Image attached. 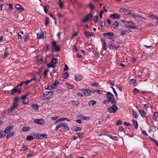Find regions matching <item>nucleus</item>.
I'll return each instance as SVG.
<instances>
[{
    "label": "nucleus",
    "instance_id": "57",
    "mask_svg": "<svg viewBox=\"0 0 158 158\" xmlns=\"http://www.w3.org/2000/svg\"><path fill=\"white\" fill-rule=\"evenodd\" d=\"M49 71L48 70H45L44 73V77L47 76L48 75V73Z\"/></svg>",
    "mask_w": 158,
    "mask_h": 158
},
{
    "label": "nucleus",
    "instance_id": "38",
    "mask_svg": "<svg viewBox=\"0 0 158 158\" xmlns=\"http://www.w3.org/2000/svg\"><path fill=\"white\" fill-rule=\"evenodd\" d=\"M99 25L102 27H103L105 26V21H103L100 22L99 23Z\"/></svg>",
    "mask_w": 158,
    "mask_h": 158
},
{
    "label": "nucleus",
    "instance_id": "27",
    "mask_svg": "<svg viewBox=\"0 0 158 158\" xmlns=\"http://www.w3.org/2000/svg\"><path fill=\"white\" fill-rule=\"evenodd\" d=\"M49 6L48 5H46L44 7V12L46 14L47 13L48 11V10Z\"/></svg>",
    "mask_w": 158,
    "mask_h": 158
},
{
    "label": "nucleus",
    "instance_id": "55",
    "mask_svg": "<svg viewBox=\"0 0 158 158\" xmlns=\"http://www.w3.org/2000/svg\"><path fill=\"white\" fill-rule=\"evenodd\" d=\"M132 114H133L135 118H137V117L138 115L137 114L136 112H135L134 111V110H132Z\"/></svg>",
    "mask_w": 158,
    "mask_h": 158
},
{
    "label": "nucleus",
    "instance_id": "25",
    "mask_svg": "<svg viewBox=\"0 0 158 158\" xmlns=\"http://www.w3.org/2000/svg\"><path fill=\"white\" fill-rule=\"evenodd\" d=\"M11 130V127L10 126H8L4 130V131H3L6 134L8 132H9Z\"/></svg>",
    "mask_w": 158,
    "mask_h": 158
},
{
    "label": "nucleus",
    "instance_id": "9",
    "mask_svg": "<svg viewBox=\"0 0 158 158\" xmlns=\"http://www.w3.org/2000/svg\"><path fill=\"white\" fill-rule=\"evenodd\" d=\"M81 91L83 92L86 96H88L91 95L90 90L89 89H82L81 90Z\"/></svg>",
    "mask_w": 158,
    "mask_h": 158
},
{
    "label": "nucleus",
    "instance_id": "62",
    "mask_svg": "<svg viewBox=\"0 0 158 158\" xmlns=\"http://www.w3.org/2000/svg\"><path fill=\"white\" fill-rule=\"evenodd\" d=\"M8 5L9 6V7H8L9 9L10 10H12L13 9V5L11 3L9 4H8Z\"/></svg>",
    "mask_w": 158,
    "mask_h": 158
},
{
    "label": "nucleus",
    "instance_id": "51",
    "mask_svg": "<svg viewBox=\"0 0 158 158\" xmlns=\"http://www.w3.org/2000/svg\"><path fill=\"white\" fill-rule=\"evenodd\" d=\"M83 134V133H81V132H78L77 133V134L78 135V137L79 138H82Z\"/></svg>",
    "mask_w": 158,
    "mask_h": 158
},
{
    "label": "nucleus",
    "instance_id": "60",
    "mask_svg": "<svg viewBox=\"0 0 158 158\" xmlns=\"http://www.w3.org/2000/svg\"><path fill=\"white\" fill-rule=\"evenodd\" d=\"M37 80V78L35 76L33 77L31 79L29 80L31 82L33 81H36Z\"/></svg>",
    "mask_w": 158,
    "mask_h": 158
},
{
    "label": "nucleus",
    "instance_id": "59",
    "mask_svg": "<svg viewBox=\"0 0 158 158\" xmlns=\"http://www.w3.org/2000/svg\"><path fill=\"white\" fill-rule=\"evenodd\" d=\"M73 103L74 105H77L79 104V103L78 101H73Z\"/></svg>",
    "mask_w": 158,
    "mask_h": 158
},
{
    "label": "nucleus",
    "instance_id": "52",
    "mask_svg": "<svg viewBox=\"0 0 158 158\" xmlns=\"http://www.w3.org/2000/svg\"><path fill=\"white\" fill-rule=\"evenodd\" d=\"M136 82V80L134 79H132L130 80V83L131 84H133Z\"/></svg>",
    "mask_w": 158,
    "mask_h": 158
},
{
    "label": "nucleus",
    "instance_id": "6",
    "mask_svg": "<svg viewBox=\"0 0 158 158\" xmlns=\"http://www.w3.org/2000/svg\"><path fill=\"white\" fill-rule=\"evenodd\" d=\"M52 45L53 48H55L56 52H59L60 50V47L56 44V42L55 41H53L52 42Z\"/></svg>",
    "mask_w": 158,
    "mask_h": 158
},
{
    "label": "nucleus",
    "instance_id": "23",
    "mask_svg": "<svg viewBox=\"0 0 158 158\" xmlns=\"http://www.w3.org/2000/svg\"><path fill=\"white\" fill-rule=\"evenodd\" d=\"M8 48H7L5 50L4 52V54L3 55V58H5L7 56H8L9 53H8Z\"/></svg>",
    "mask_w": 158,
    "mask_h": 158
},
{
    "label": "nucleus",
    "instance_id": "42",
    "mask_svg": "<svg viewBox=\"0 0 158 158\" xmlns=\"http://www.w3.org/2000/svg\"><path fill=\"white\" fill-rule=\"evenodd\" d=\"M66 86L69 89H74L75 88L74 87L69 84H66Z\"/></svg>",
    "mask_w": 158,
    "mask_h": 158
},
{
    "label": "nucleus",
    "instance_id": "2",
    "mask_svg": "<svg viewBox=\"0 0 158 158\" xmlns=\"http://www.w3.org/2000/svg\"><path fill=\"white\" fill-rule=\"evenodd\" d=\"M113 105L111 106L108 108V111L110 113H115L118 109V107L115 105Z\"/></svg>",
    "mask_w": 158,
    "mask_h": 158
},
{
    "label": "nucleus",
    "instance_id": "15",
    "mask_svg": "<svg viewBox=\"0 0 158 158\" xmlns=\"http://www.w3.org/2000/svg\"><path fill=\"white\" fill-rule=\"evenodd\" d=\"M110 18H112L113 19H118L120 18V15L116 13H115L111 15L110 16Z\"/></svg>",
    "mask_w": 158,
    "mask_h": 158
},
{
    "label": "nucleus",
    "instance_id": "21",
    "mask_svg": "<svg viewBox=\"0 0 158 158\" xmlns=\"http://www.w3.org/2000/svg\"><path fill=\"white\" fill-rule=\"evenodd\" d=\"M148 17L152 19H156L157 20L156 23H158V17L157 16L154 15H152L151 14H149L148 15Z\"/></svg>",
    "mask_w": 158,
    "mask_h": 158
},
{
    "label": "nucleus",
    "instance_id": "63",
    "mask_svg": "<svg viewBox=\"0 0 158 158\" xmlns=\"http://www.w3.org/2000/svg\"><path fill=\"white\" fill-rule=\"evenodd\" d=\"M89 20L88 19V17H87L86 16L85 17V18L83 19H82V21L83 22H87Z\"/></svg>",
    "mask_w": 158,
    "mask_h": 158
},
{
    "label": "nucleus",
    "instance_id": "30",
    "mask_svg": "<svg viewBox=\"0 0 158 158\" xmlns=\"http://www.w3.org/2000/svg\"><path fill=\"white\" fill-rule=\"evenodd\" d=\"M32 107L34 110H38L39 109V106L37 104H33Z\"/></svg>",
    "mask_w": 158,
    "mask_h": 158
},
{
    "label": "nucleus",
    "instance_id": "32",
    "mask_svg": "<svg viewBox=\"0 0 158 158\" xmlns=\"http://www.w3.org/2000/svg\"><path fill=\"white\" fill-rule=\"evenodd\" d=\"M6 135V133L3 131H0V138L4 137Z\"/></svg>",
    "mask_w": 158,
    "mask_h": 158
},
{
    "label": "nucleus",
    "instance_id": "17",
    "mask_svg": "<svg viewBox=\"0 0 158 158\" xmlns=\"http://www.w3.org/2000/svg\"><path fill=\"white\" fill-rule=\"evenodd\" d=\"M19 85H16L12 90L10 94L11 95H14L15 94L17 93V90L18 89Z\"/></svg>",
    "mask_w": 158,
    "mask_h": 158
},
{
    "label": "nucleus",
    "instance_id": "19",
    "mask_svg": "<svg viewBox=\"0 0 158 158\" xmlns=\"http://www.w3.org/2000/svg\"><path fill=\"white\" fill-rule=\"evenodd\" d=\"M37 37L38 39H43L44 37V33L42 32L38 33L37 34Z\"/></svg>",
    "mask_w": 158,
    "mask_h": 158
},
{
    "label": "nucleus",
    "instance_id": "16",
    "mask_svg": "<svg viewBox=\"0 0 158 158\" xmlns=\"http://www.w3.org/2000/svg\"><path fill=\"white\" fill-rule=\"evenodd\" d=\"M78 116L82 120H85L87 121L89 120L90 119V118L84 116L83 115L80 114L78 115Z\"/></svg>",
    "mask_w": 158,
    "mask_h": 158
},
{
    "label": "nucleus",
    "instance_id": "14",
    "mask_svg": "<svg viewBox=\"0 0 158 158\" xmlns=\"http://www.w3.org/2000/svg\"><path fill=\"white\" fill-rule=\"evenodd\" d=\"M15 8L17 10H19V12H22L24 10V9L19 4H16L15 6Z\"/></svg>",
    "mask_w": 158,
    "mask_h": 158
},
{
    "label": "nucleus",
    "instance_id": "49",
    "mask_svg": "<svg viewBox=\"0 0 158 158\" xmlns=\"http://www.w3.org/2000/svg\"><path fill=\"white\" fill-rule=\"evenodd\" d=\"M53 87V86L52 85H46L45 86V88L46 89H48L49 90L51 89Z\"/></svg>",
    "mask_w": 158,
    "mask_h": 158
},
{
    "label": "nucleus",
    "instance_id": "12",
    "mask_svg": "<svg viewBox=\"0 0 158 158\" xmlns=\"http://www.w3.org/2000/svg\"><path fill=\"white\" fill-rule=\"evenodd\" d=\"M109 48L111 49L114 50L116 49L117 50L118 48L119 47V46H114L112 43H109L108 44Z\"/></svg>",
    "mask_w": 158,
    "mask_h": 158
},
{
    "label": "nucleus",
    "instance_id": "8",
    "mask_svg": "<svg viewBox=\"0 0 158 158\" xmlns=\"http://www.w3.org/2000/svg\"><path fill=\"white\" fill-rule=\"evenodd\" d=\"M114 34L113 32H107L104 33L103 35L106 38L110 39L112 36H113Z\"/></svg>",
    "mask_w": 158,
    "mask_h": 158
},
{
    "label": "nucleus",
    "instance_id": "47",
    "mask_svg": "<svg viewBox=\"0 0 158 158\" xmlns=\"http://www.w3.org/2000/svg\"><path fill=\"white\" fill-rule=\"evenodd\" d=\"M40 137L41 138V139H43L44 138H46L47 137L48 135H47L45 134H40Z\"/></svg>",
    "mask_w": 158,
    "mask_h": 158
},
{
    "label": "nucleus",
    "instance_id": "37",
    "mask_svg": "<svg viewBox=\"0 0 158 158\" xmlns=\"http://www.w3.org/2000/svg\"><path fill=\"white\" fill-rule=\"evenodd\" d=\"M127 33V30H123L120 32L121 35H126Z\"/></svg>",
    "mask_w": 158,
    "mask_h": 158
},
{
    "label": "nucleus",
    "instance_id": "35",
    "mask_svg": "<svg viewBox=\"0 0 158 158\" xmlns=\"http://www.w3.org/2000/svg\"><path fill=\"white\" fill-rule=\"evenodd\" d=\"M63 127L64 128L67 130H69V127H68L67 125L65 123H63Z\"/></svg>",
    "mask_w": 158,
    "mask_h": 158
},
{
    "label": "nucleus",
    "instance_id": "18",
    "mask_svg": "<svg viewBox=\"0 0 158 158\" xmlns=\"http://www.w3.org/2000/svg\"><path fill=\"white\" fill-rule=\"evenodd\" d=\"M107 136L109 137L110 138L112 139L113 140L117 141L118 140V138L116 136H113L112 135L108 134L107 135Z\"/></svg>",
    "mask_w": 158,
    "mask_h": 158
},
{
    "label": "nucleus",
    "instance_id": "7",
    "mask_svg": "<svg viewBox=\"0 0 158 158\" xmlns=\"http://www.w3.org/2000/svg\"><path fill=\"white\" fill-rule=\"evenodd\" d=\"M119 12L121 14L125 15H128L131 13L130 10L122 8L120 9Z\"/></svg>",
    "mask_w": 158,
    "mask_h": 158
},
{
    "label": "nucleus",
    "instance_id": "33",
    "mask_svg": "<svg viewBox=\"0 0 158 158\" xmlns=\"http://www.w3.org/2000/svg\"><path fill=\"white\" fill-rule=\"evenodd\" d=\"M57 59L56 58H53L51 61L52 63L54 64H56L57 63Z\"/></svg>",
    "mask_w": 158,
    "mask_h": 158
},
{
    "label": "nucleus",
    "instance_id": "43",
    "mask_svg": "<svg viewBox=\"0 0 158 158\" xmlns=\"http://www.w3.org/2000/svg\"><path fill=\"white\" fill-rule=\"evenodd\" d=\"M96 102L95 101L91 100V101H90L89 102V106L90 105V104L92 105H94L95 104H96Z\"/></svg>",
    "mask_w": 158,
    "mask_h": 158
},
{
    "label": "nucleus",
    "instance_id": "29",
    "mask_svg": "<svg viewBox=\"0 0 158 158\" xmlns=\"http://www.w3.org/2000/svg\"><path fill=\"white\" fill-rule=\"evenodd\" d=\"M63 123H60L58 124L56 126L55 128V130L57 131L59 128L63 127Z\"/></svg>",
    "mask_w": 158,
    "mask_h": 158
},
{
    "label": "nucleus",
    "instance_id": "41",
    "mask_svg": "<svg viewBox=\"0 0 158 158\" xmlns=\"http://www.w3.org/2000/svg\"><path fill=\"white\" fill-rule=\"evenodd\" d=\"M86 17H88V19L89 20L93 17V15L92 14L91 12H90L88 15L86 16Z\"/></svg>",
    "mask_w": 158,
    "mask_h": 158
},
{
    "label": "nucleus",
    "instance_id": "10",
    "mask_svg": "<svg viewBox=\"0 0 158 158\" xmlns=\"http://www.w3.org/2000/svg\"><path fill=\"white\" fill-rule=\"evenodd\" d=\"M13 106L8 110L9 112H11L13 111L15 109H16L18 106V103H13Z\"/></svg>",
    "mask_w": 158,
    "mask_h": 158
},
{
    "label": "nucleus",
    "instance_id": "48",
    "mask_svg": "<svg viewBox=\"0 0 158 158\" xmlns=\"http://www.w3.org/2000/svg\"><path fill=\"white\" fill-rule=\"evenodd\" d=\"M98 16L96 15H95L94 18V21L95 23H97L98 21Z\"/></svg>",
    "mask_w": 158,
    "mask_h": 158
},
{
    "label": "nucleus",
    "instance_id": "36",
    "mask_svg": "<svg viewBox=\"0 0 158 158\" xmlns=\"http://www.w3.org/2000/svg\"><path fill=\"white\" fill-rule=\"evenodd\" d=\"M88 6L89 8L92 10H93L94 9V4H92L91 3H90L88 5Z\"/></svg>",
    "mask_w": 158,
    "mask_h": 158
},
{
    "label": "nucleus",
    "instance_id": "34",
    "mask_svg": "<svg viewBox=\"0 0 158 158\" xmlns=\"http://www.w3.org/2000/svg\"><path fill=\"white\" fill-rule=\"evenodd\" d=\"M45 25H48L49 23V19L48 17H46L45 18Z\"/></svg>",
    "mask_w": 158,
    "mask_h": 158
},
{
    "label": "nucleus",
    "instance_id": "22",
    "mask_svg": "<svg viewBox=\"0 0 158 158\" xmlns=\"http://www.w3.org/2000/svg\"><path fill=\"white\" fill-rule=\"evenodd\" d=\"M118 23L117 21H115L114 22L112 26L113 28L116 30H117L118 26Z\"/></svg>",
    "mask_w": 158,
    "mask_h": 158
},
{
    "label": "nucleus",
    "instance_id": "61",
    "mask_svg": "<svg viewBox=\"0 0 158 158\" xmlns=\"http://www.w3.org/2000/svg\"><path fill=\"white\" fill-rule=\"evenodd\" d=\"M69 69V67L66 64H64V71H66L68 70Z\"/></svg>",
    "mask_w": 158,
    "mask_h": 158
},
{
    "label": "nucleus",
    "instance_id": "1",
    "mask_svg": "<svg viewBox=\"0 0 158 158\" xmlns=\"http://www.w3.org/2000/svg\"><path fill=\"white\" fill-rule=\"evenodd\" d=\"M106 96L109 102L112 104L116 103V101L115 100L114 96L111 92H107Z\"/></svg>",
    "mask_w": 158,
    "mask_h": 158
},
{
    "label": "nucleus",
    "instance_id": "56",
    "mask_svg": "<svg viewBox=\"0 0 158 158\" xmlns=\"http://www.w3.org/2000/svg\"><path fill=\"white\" fill-rule=\"evenodd\" d=\"M116 86L119 91H122V89L120 87L121 86L120 85H117Z\"/></svg>",
    "mask_w": 158,
    "mask_h": 158
},
{
    "label": "nucleus",
    "instance_id": "39",
    "mask_svg": "<svg viewBox=\"0 0 158 158\" xmlns=\"http://www.w3.org/2000/svg\"><path fill=\"white\" fill-rule=\"evenodd\" d=\"M34 138L32 136L28 135L27 136L26 139L28 141H31Z\"/></svg>",
    "mask_w": 158,
    "mask_h": 158
},
{
    "label": "nucleus",
    "instance_id": "44",
    "mask_svg": "<svg viewBox=\"0 0 158 158\" xmlns=\"http://www.w3.org/2000/svg\"><path fill=\"white\" fill-rule=\"evenodd\" d=\"M122 121L120 120H118L116 122V124L118 126H120L122 124Z\"/></svg>",
    "mask_w": 158,
    "mask_h": 158
},
{
    "label": "nucleus",
    "instance_id": "50",
    "mask_svg": "<svg viewBox=\"0 0 158 158\" xmlns=\"http://www.w3.org/2000/svg\"><path fill=\"white\" fill-rule=\"evenodd\" d=\"M81 130V127H75V128L74 129V131H80Z\"/></svg>",
    "mask_w": 158,
    "mask_h": 158
},
{
    "label": "nucleus",
    "instance_id": "45",
    "mask_svg": "<svg viewBox=\"0 0 158 158\" xmlns=\"http://www.w3.org/2000/svg\"><path fill=\"white\" fill-rule=\"evenodd\" d=\"M48 66V68L50 67H52L54 68L55 67V64H54L52 63L51 62L50 64H47Z\"/></svg>",
    "mask_w": 158,
    "mask_h": 158
},
{
    "label": "nucleus",
    "instance_id": "46",
    "mask_svg": "<svg viewBox=\"0 0 158 158\" xmlns=\"http://www.w3.org/2000/svg\"><path fill=\"white\" fill-rule=\"evenodd\" d=\"M59 6L61 9H62L63 8L64 3L62 2H61V0H59Z\"/></svg>",
    "mask_w": 158,
    "mask_h": 158
},
{
    "label": "nucleus",
    "instance_id": "3",
    "mask_svg": "<svg viewBox=\"0 0 158 158\" xmlns=\"http://www.w3.org/2000/svg\"><path fill=\"white\" fill-rule=\"evenodd\" d=\"M53 93V92L52 91L49 92L47 93H44L43 99H48L51 98L52 96Z\"/></svg>",
    "mask_w": 158,
    "mask_h": 158
},
{
    "label": "nucleus",
    "instance_id": "5",
    "mask_svg": "<svg viewBox=\"0 0 158 158\" xmlns=\"http://www.w3.org/2000/svg\"><path fill=\"white\" fill-rule=\"evenodd\" d=\"M100 40L102 43V49L103 51H106L107 49L105 39L104 38H101Z\"/></svg>",
    "mask_w": 158,
    "mask_h": 158
},
{
    "label": "nucleus",
    "instance_id": "24",
    "mask_svg": "<svg viewBox=\"0 0 158 158\" xmlns=\"http://www.w3.org/2000/svg\"><path fill=\"white\" fill-rule=\"evenodd\" d=\"M31 135L33 136H36V137H34V138H37L38 139H41V138L40 137V134L38 133L37 134H35L34 133H33L31 134Z\"/></svg>",
    "mask_w": 158,
    "mask_h": 158
},
{
    "label": "nucleus",
    "instance_id": "4",
    "mask_svg": "<svg viewBox=\"0 0 158 158\" xmlns=\"http://www.w3.org/2000/svg\"><path fill=\"white\" fill-rule=\"evenodd\" d=\"M34 122L36 123L43 126L45 124V122L43 119H35Z\"/></svg>",
    "mask_w": 158,
    "mask_h": 158
},
{
    "label": "nucleus",
    "instance_id": "20",
    "mask_svg": "<svg viewBox=\"0 0 158 158\" xmlns=\"http://www.w3.org/2000/svg\"><path fill=\"white\" fill-rule=\"evenodd\" d=\"M84 34L88 38H90L91 36H94L93 35L94 33L92 32H89L87 31H85L84 32Z\"/></svg>",
    "mask_w": 158,
    "mask_h": 158
},
{
    "label": "nucleus",
    "instance_id": "31",
    "mask_svg": "<svg viewBox=\"0 0 158 158\" xmlns=\"http://www.w3.org/2000/svg\"><path fill=\"white\" fill-rule=\"evenodd\" d=\"M30 129V127H23L22 128V130L23 131H29Z\"/></svg>",
    "mask_w": 158,
    "mask_h": 158
},
{
    "label": "nucleus",
    "instance_id": "11",
    "mask_svg": "<svg viewBox=\"0 0 158 158\" xmlns=\"http://www.w3.org/2000/svg\"><path fill=\"white\" fill-rule=\"evenodd\" d=\"M139 112H140V114L142 117L146 118V115L147 113V110H143L142 109L140 111L139 110Z\"/></svg>",
    "mask_w": 158,
    "mask_h": 158
},
{
    "label": "nucleus",
    "instance_id": "58",
    "mask_svg": "<svg viewBox=\"0 0 158 158\" xmlns=\"http://www.w3.org/2000/svg\"><path fill=\"white\" fill-rule=\"evenodd\" d=\"M126 27L127 28H133L134 26L132 25H126Z\"/></svg>",
    "mask_w": 158,
    "mask_h": 158
},
{
    "label": "nucleus",
    "instance_id": "13",
    "mask_svg": "<svg viewBox=\"0 0 158 158\" xmlns=\"http://www.w3.org/2000/svg\"><path fill=\"white\" fill-rule=\"evenodd\" d=\"M75 79L76 81H79L82 79V77L81 75L77 74L75 75Z\"/></svg>",
    "mask_w": 158,
    "mask_h": 158
},
{
    "label": "nucleus",
    "instance_id": "40",
    "mask_svg": "<svg viewBox=\"0 0 158 158\" xmlns=\"http://www.w3.org/2000/svg\"><path fill=\"white\" fill-rule=\"evenodd\" d=\"M158 117V113L156 112L154 113V115L153 116V119L155 120H156L157 119V118Z\"/></svg>",
    "mask_w": 158,
    "mask_h": 158
},
{
    "label": "nucleus",
    "instance_id": "28",
    "mask_svg": "<svg viewBox=\"0 0 158 158\" xmlns=\"http://www.w3.org/2000/svg\"><path fill=\"white\" fill-rule=\"evenodd\" d=\"M132 122L135 128L137 129L138 127V124L137 122L134 119L132 120Z\"/></svg>",
    "mask_w": 158,
    "mask_h": 158
},
{
    "label": "nucleus",
    "instance_id": "64",
    "mask_svg": "<svg viewBox=\"0 0 158 158\" xmlns=\"http://www.w3.org/2000/svg\"><path fill=\"white\" fill-rule=\"evenodd\" d=\"M59 84L60 82L58 81H55V82H54L53 85L54 86H56V85H59Z\"/></svg>",
    "mask_w": 158,
    "mask_h": 158
},
{
    "label": "nucleus",
    "instance_id": "26",
    "mask_svg": "<svg viewBox=\"0 0 158 158\" xmlns=\"http://www.w3.org/2000/svg\"><path fill=\"white\" fill-rule=\"evenodd\" d=\"M69 76V74L68 72L64 73L62 75V77L65 79L68 78Z\"/></svg>",
    "mask_w": 158,
    "mask_h": 158
},
{
    "label": "nucleus",
    "instance_id": "53",
    "mask_svg": "<svg viewBox=\"0 0 158 158\" xmlns=\"http://www.w3.org/2000/svg\"><path fill=\"white\" fill-rule=\"evenodd\" d=\"M132 92L134 93V94H136L138 92V90L135 88L132 90Z\"/></svg>",
    "mask_w": 158,
    "mask_h": 158
},
{
    "label": "nucleus",
    "instance_id": "54",
    "mask_svg": "<svg viewBox=\"0 0 158 158\" xmlns=\"http://www.w3.org/2000/svg\"><path fill=\"white\" fill-rule=\"evenodd\" d=\"M19 100V98L18 97H15L14 98V100L13 103H18L17 102Z\"/></svg>",
    "mask_w": 158,
    "mask_h": 158
}]
</instances>
